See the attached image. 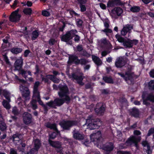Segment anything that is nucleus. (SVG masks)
I'll use <instances>...</instances> for the list:
<instances>
[{
	"label": "nucleus",
	"instance_id": "1",
	"mask_svg": "<svg viewBox=\"0 0 154 154\" xmlns=\"http://www.w3.org/2000/svg\"><path fill=\"white\" fill-rule=\"evenodd\" d=\"M68 89L66 86H60V91L58 92V94L62 99H57L54 102L51 101L47 103V104L50 106L54 107V105H62L64 101H69L70 99L68 95Z\"/></svg>",
	"mask_w": 154,
	"mask_h": 154
},
{
	"label": "nucleus",
	"instance_id": "2",
	"mask_svg": "<svg viewBox=\"0 0 154 154\" xmlns=\"http://www.w3.org/2000/svg\"><path fill=\"white\" fill-rule=\"evenodd\" d=\"M101 124V122L99 119H94L92 116H90L86 119L85 125H87V129L92 130L98 128Z\"/></svg>",
	"mask_w": 154,
	"mask_h": 154
},
{
	"label": "nucleus",
	"instance_id": "3",
	"mask_svg": "<svg viewBox=\"0 0 154 154\" xmlns=\"http://www.w3.org/2000/svg\"><path fill=\"white\" fill-rule=\"evenodd\" d=\"M20 89L21 92L22 97L25 100L24 105L26 106V102L29 100L30 98V92L28 88L23 86L21 85L20 86Z\"/></svg>",
	"mask_w": 154,
	"mask_h": 154
},
{
	"label": "nucleus",
	"instance_id": "4",
	"mask_svg": "<svg viewBox=\"0 0 154 154\" xmlns=\"http://www.w3.org/2000/svg\"><path fill=\"white\" fill-rule=\"evenodd\" d=\"M36 100H37L39 104L42 106L44 107H45V105L44 104L43 102L40 99V95L39 94V98H38V95H36L33 98L32 97V100L30 102L29 104H28V107H32L33 109H35L37 108V106L36 104Z\"/></svg>",
	"mask_w": 154,
	"mask_h": 154
},
{
	"label": "nucleus",
	"instance_id": "5",
	"mask_svg": "<svg viewBox=\"0 0 154 154\" xmlns=\"http://www.w3.org/2000/svg\"><path fill=\"white\" fill-rule=\"evenodd\" d=\"M77 31L75 30H72L68 32L63 35L61 38V40L63 41L67 42L72 39L74 35L77 34Z\"/></svg>",
	"mask_w": 154,
	"mask_h": 154
},
{
	"label": "nucleus",
	"instance_id": "6",
	"mask_svg": "<svg viewBox=\"0 0 154 154\" xmlns=\"http://www.w3.org/2000/svg\"><path fill=\"white\" fill-rule=\"evenodd\" d=\"M140 137L138 138L135 136H131L129 137L126 141L125 144L127 146L132 145L134 144L136 147H137V143L140 140Z\"/></svg>",
	"mask_w": 154,
	"mask_h": 154
},
{
	"label": "nucleus",
	"instance_id": "7",
	"mask_svg": "<svg viewBox=\"0 0 154 154\" xmlns=\"http://www.w3.org/2000/svg\"><path fill=\"white\" fill-rule=\"evenodd\" d=\"M98 147L100 149L104 150L106 153L112 151L113 149L114 146L112 143H109L107 144L105 146L101 143H98L97 145Z\"/></svg>",
	"mask_w": 154,
	"mask_h": 154
},
{
	"label": "nucleus",
	"instance_id": "8",
	"mask_svg": "<svg viewBox=\"0 0 154 154\" xmlns=\"http://www.w3.org/2000/svg\"><path fill=\"white\" fill-rule=\"evenodd\" d=\"M19 9L13 12L11 14L10 17V21L13 22H17L20 20L21 15L18 14Z\"/></svg>",
	"mask_w": 154,
	"mask_h": 154
},
{
	"label": "nucleus",
	"instance_id": "9",
	"mask_svg": "<svg viewBox=\"0 0 154 154\" xmlns=\"http://www.w3.org/2000/svg\"><path fill=\"white\" fill-rule=\"evenodd\" d=\"M68 63L74 62L75 64H77L80 63L82 64H84L86 63V61L84 59L81 60L78 59L77 57L74 55L70 56L69 57Z\"/></svg>",
	"mask_w": 154,
	"mask_h": 154
},
{
	"label": "nucleus",
	"instance_id": "10",
	"mask_svg": "<svg viewBox=\"0 0 154 154\" xmlns=\"http://www.w3.org/2000/svg\"><path fill=\"white\" fill-rule=\"evenodd\" d=\"M118 74L123 78L126 82L131 79L134 75V73L131 71L126 72L125 74L121 73H118Z\"/></svg>",
	"mask_w": 154,
	"mask_h": 154
},
{
	"label": "nucleus",
	"instance_id": "11",
	"mask_svg": "<svg viewBox=\"0 0 154 154\" xmlns=\"http://www.w3.org/2000/svg\"><path fill=\"white\" fill-rule=\"evenodd\" d=\"M77 122L75 121H63L60 123L61 126L64 129H68L70 127L76 125Z\"/></svg>",
	"mask_w": 154,
	"mask_h": 154
},
{
	"label": "nucleus",
	"instance_id": "12",
	"mask_svg": "<svg viewBox=\"0 0 154 154\" xmlns=\"http://www.w3.org/2000/svg\"><path fill=\"white\" fill-rule=\"evenodd\" d=\"M23 59L20 57L17 59L14 63L15 70H19L22 68L23 65Z\"/></svg>",
	"mask_w": 154,
	"mask_h": 154
},
{
	"label": "nucleus",
	"instance_id": "13",
	"mask_svg": "<svg viewBox=\"0 0 154 154\" xmlns=\"http://www.w3.org/2000/svg\"><path fill=\"white\" fill-rule=\"evenodd\" d=\"M69 77L72 80L75 79L79 85H83V83L82 82L83 78L82 74H80V75H78L75 74H73L72 75H69Z\"/></svg>",
	"mask_w": 154,
	"mask_h": 154
},
{
	"label": "nucleus",
	"instance_id": "14",
	"mask_svg": "<svg viewBox=\"0 0 154 154\" xmlns=\"http://www.w3.org/2000/svg\"><path fill=\"white\" fill-rule=\"evenodd\" d=\"M49 143L53 147H55L57 149V151L60 152L61 153L62 152V150L63 148L61 146V143L58 142H54L51 140H49Z\"/></svg>",
	"mask_w": 154,
	"mask_h": 154
},
{
	"label": "nucleus",
	"instance_id": "15",
	"mask_svg": "<svg viewBox=\"0 0 154 154\" xmlns=\"http://www.w3.org/2000/svg\"><path fill=\"white\" fill-rule=\"evenodd\" d=\"M90 138L92 141H97L101 138V133L98 131L95 133H94L91 135Z\"/></svg>",
	"mask_w": 154,
	"mask_h": 154
},
{
	"label": "nucleus",
	"instance_id": "16",
	"mask_svg": "<svg viewBox=\"0 0 154 154\" xmlns=\"http://www.w3.org/2000/svg\"><path fill=\"white\" fill-rule=\"evenodd\" d=\"M23 121L24 123L28 124L31 122V115L27 112H25L23 115Z\"/></svg>",
	"mask_w": 154,
	"mask_h": 154
},
{
	"label": "nucleus",
	"instance_id": "17",
	"mask_svg": "<svg viewBox=\"0 0 154 154\" xmlns=\"http://www.w3.org/2000/svg\"><path fill=\"white\" fill-rule=\"evenodd\" d=\"M122 10L119 7L114 8L112 11L111 15L113 17H115L117 15L120 16L122 13Z\"/></svg>",
	"mask_w": 154,
	"mask_h": 154
},
{
	"label": "nucleus",
	"instance_id": "18",
	"mask_svg": "<svg viewBox=\"0 0 154 154\" xmlns=\"http://www.w3.org/2000/svg\"><path fill=\"white\" fill-rule=\"evenodd\" d=\"M125 65V62L124 58L120 57L117 59L115 62V65L117 67H121Z\"/></svg>",
	"mask_w": 154,
	"mask_h": 154
},
{
	"label": "nucleus",
	"instance_id": "19",
	"mask_svg": "<svg viewBox=\"0 0 154 154\" xmlns=\"http://www.w3.org/2000/svg\"><path fill=\"white\" fill-rule=\"evenodd\" d=\"M133 29L132 26L130 25H126L124 27L123 29L121 31V34L123 35H125L128 32H129L131 30Z\"/></svg>",
	"mask_w": 154,
	"mask_h": 154
},
{
	"label": "nucleus",
	"instance_id": "20",
	"mask_svg": "<svg viewBox=\"0 0 154 154\" xmlns=\"http://www.w3.org/2000/svg\"><path fill=\"white\" fill-rule=\"evenodd\" d=\"M39 85V82H35L34 86L33 91V98L36 95H38V98H39V92L38 90V88Z\"/></svg>",
	"mask_w": 154,
	"mask_h": 154
},
{
	"label": "nucleus",
	"instance_id": "21",
	"mask_svg": "<svg viewBox=\"0 0 154 154\" xmlns=\"http://www.w3.org/2000/svg\"><path fill=\"white\" fill-rule=\"evenodd\" d=\"M143 104H144L146 105L148 104V103L146 102V101L147 100L154 102V94H151L148 95L146 99H145L143 96Z\"/></svg>",
	"mask_w": 154,
	"mask_h": 154
},
{
	"label": "nucleus",
	"instance_id": "22",
	"mask_svg": "<svg viewBox=\"0 0 154 154\" xmlns=\"http://www.w3.org/2000/svg\"><path fill=\"white\" fill-rule=\"evenodd\" d=\"M73 137L75 139L79 140H82L84 138V135L80 134L78 132H74Z\"/></svg>",
	"mask_w": 154,
	"mask_h": 154
},
{
	"label": "nucleus",
	"instance_id": "23",
	"mask_svg": "<svg viewBox=\"0 0 154 154\" xmlns=\"http://www.w3.org/2000/svg\"><path fill=\"white\" fill-rule=\"evenodd\" d=\"M92 57L93 60L96 64L97 65H100L102 64V61L98 57L94 55H92Z\"/></svg>",
	"mask_w": 154,
	"mask_h": 154
},
{
	"label": "nucleus",
	"instance_id": "24",
	"mask_svg": "<svg viewBox=\"0 0 154 154\" xmlns=\"http://www.w3.org/2000/svg\"><path fill=\"white\" fill-rule=\"evenodd\" d=\"M45 125L47 128H49L51 129H52L56 131L57 134L59 133V132L57 128L56 125L55 124H51L48 123L46 124Z\"/></svg>",
	"mask_w": 154,
	"mask_h": 154
},
{
	"label": "nucleus",
	"instance_id": "25",
	"mask_svg": "<svg viewBox=\"0 0 154 154\" xmlns=\"http://www.w3.org/2000/svg\"><path fill=\"white\" fill-rule=\"evenodd\" d=\"M99 45L100 46H103L106 45L110 44L109 42L107 41L106 39L104 38L98 42Z\"/></svg>",
	"mask_w": 154,
	"mask_h": 154
},
{
	"label": "nucleus",
	"instance_id": "26",
	"mask_svg": "<svg viewBox=\"0 0 154 154\" xmlns=\"http://www.w3.org/2000/svg\"><path fill=\"white\" fill-rule=\"evenodd\" d=\"M131 114L134 116L137 117L139 115L138 110L136 108H133L131 111Z\"/></svg>",
	"mask_w": 154,
	"mask_h": 154
},
{
	"label": "nucleus",
	"instance_id": "27",
	"mask_svg": "<svg viewBox=\"0 0 154 154\" xmlns=\"http://www.w3.org/2000/svg\"><path fill=\"white\" fill-rule=\"evenodd\" d=\"M34 144V148L39 149L41 146V143L38 139H36L33 142Z\"/></svg>",
	"mask_w": 154,
	"mask_h": 154
},
{
	"label": "nucleus",
	"instance_id": "28",
	"mask_svg": "<svg viewBox=\"0 0 154 154\" xmlns=\"http://www.w3.org/2000/svg\"><path fill=\"white\" fill-rule=\"evenodd\" d=\"M123 46L125 48H131L132 47V43H131V40L128 39L125 40L123 43Z\"/></svg>",
	"mask_w": 154,
	"mask_h": 154
},
{
	"label": "nucleus",
	"instance_id": "29",
	"mask_svg": "<svg viewBox=\"0 0 154 154\" xmlns=\"http://www.w3.org/2000/svg\"><path fill=\"white\" fill-rule=\"evenodd\" d=\"M13 141L15 144L19 142L20 141V135L18 134L14 135L13 136Z\"/></svg>",
	"mask_w": 154,
	"mask_h": 154
},
{
	"label": "nucleus",
	"instance_id": "30",
	"mask_svg": "<svg viewBox=\"0 0 154 154\" xmlns=\"http://www.w3.org/2000/svg\"><path fill=\"white\" fill-rule=\"evenodd\" d=\"M47 77L48 78L50 79L54 82L56 83H58L60 82L59 79L56 78L55 76H54L53 75H47Z\"/></svg>",
	"mask_w": 154,
	"mask_h": 154
},
{
	"label": "nucleus",
	"instance_id": "31",
	"mask_svg": "<svg viewBox=\"0 0 154 154\" xmlns=\"http://www.w3.org/2000/svg\"><path fill=\"white\" fill-rule=\"evenodd\" d=\"M142 144L144 147H147L148 150L146 151V152L148 153V154H151V151L149 150L150 147L147 142L146 141H143L142 142Z\"/></svg>",
	"mask_w": 154,
	"mask_h": 154
},
{
	"label": "nucleus",
	"instance_id": "32",
	"mask_svg": "<svg viewBox=\"0 0 154 154\" xmlns=\"http://www.w3.org/2000/svg\"><path fill=\"white\" fill-rule=\"evenodd\" d=\"M22 49L19 48H13L11 50V51L14 54H17L21 52Z\"/></svg>",
	"mask_w": 154,
	"mask_h": 154
},
{
	"label": "nucleus",
	"instance_id": "33",
	"mask_svg": "<svg viewBox=\"0 0 154 154\" xmlns=\"http://www.w3.org/2000/svg\"><path fill=\"white\" fill-rule=\"evenodd\" d=\"M3 95L5 97V98L9 100V102L10 101V94L7 90H4L3 91Z\"/></svg>",
	"mask_w": 154,
	"mask_h": 154
},
{
	"label": "nucleus",
	"instance_id": "34",
	"mask_svg": "<svg viewBox=\"0 0 154 154\" xmlns=\"http://www.w3.org/2000/svg\"><path fill=\"white\" fill-rule=\"evenodd\" d=\"M149 88L150 90H154V80L150 81L148 83Z\"/></svg>",
	"mask_w": 154,
	"mask_h": 154
},
{
	"label": "nucleus",
	"instance_id": "35",
	"mask_svg": "<svg viewBox=\"0 0 154 154\" xmlns=\"http://www.w3.org/2000/svg\"><path fill=\"white\" fill-rule=\"evenodd\" d=\"M2 104L4 107L7 109H9L11 108L10 105L9 103L7 102L6 101L4 100L2 102Z\"/></svg>",
	"mask_w": 154,
	"mask_h": 154
},
{
	"label": "nucleus",
	"instance_id": "36",
	"mask_svg": "<svg viewBox=\"0 0 154 154\" xmlns=\"http://www.w3.org/2000/svg\"><path fill=\"white\" fill-rule=\"evenodd\" d=\"M38 33L37 31L33 32L32 34V39L33 40L36 39L38 35Z\"/></svg>",
	"mask_w": 154,
	"mask_h": 154
},
{
	"label": "nucleus",
	"instance_id": "37",
	"mask_svg": "<svg viewBox=\"0 0 154 154\" xmlns=\"http://www.w3.org/2000/svg\"><path fill=\"white\" fill-rule=\"evenodd\" d=\"M103 79L105 82L108 83H112L113 82L112 79L110 77H104Z\"/></svg>",
	"mask_w": 154,
	"mask_h": 154
},
{
	"label": "nucleus",
	"instance_id": "38",
	"mask_svg": "<svg viewBox=\"0 0 154 154\" xmlns=\"http://www.w3.org/2000/svg\"><path fill=\"white\" fill-rule=\"evenodd\" d=\"M116 37L117 39V40L119 42L123 43V42L125 40L123 38L121 37L120 36L118 35H116Z\"/></svg>",
	"mask_w": 154,
	"mask_h": 154
},
{
	"label": "nucleus",
	"instance_id": "39",
	"mask_svg": "<svg viewBox=\"0 0 154 154\" xmlns=\"http://www.w3.org/2000/svg\"><path fill=\"white\" fill-rule=\"evenodd\" d=\"M7 128L6 124L4 122L0 123V130L2 131H4Z\"/></svg>",
	"mask_w": 154,
	"mask_h": 154
},
{
	"label": "nucleus",
	"instance_id": "40",
	"mask_svg": "<svg viewBox=\"0 0 154 154\" xmlns=\"http://www.w3.org/2000/svg\"><path fill=\"white\" fill-rule=\"evenodd\" d=\"M38 149L33 148L29 152H27V154H37Z\"/></svg>",
	"mask_w": 154,
	"mask_h": 154
},
{
	"label": "nucleus",
	"instance_id": "41",
	"mask_svg": "<svg viewBox=\"0 0 154 154\" xmlns=\"http://www.w3.org/2000/svg\"><path fill=\"white\" fill-rule=\"evenodd\" d=\"M32 10L30 8H27L23 10V12L26 14L30 15L31 14Z\"/></svg>",
	"mask_w": 154,
	"mask_h": 154
},
{
	"label": "nucleus",
	"instance_id": "42",
	"mask_svg": "<svg viewBox=\"0 0 154 154\" xmlns=\"http://www.w3.org/2000/svg\"><path fill=\"white\" fill-rule=\"evenodd\" d=\"M130 10L133 12H137L140 10V8L138 7L134 6L130 8Z\"/></svg>",
	"mask_w": 154,
	"mask_h": 154
},
{
	"label": "nucleus",
	"instance_id": "43",
	"mask_svg": "<svg viewBox=\"0 0 154 154\" xmlns=\"http://www.w3.org/2000/svg\"><path fill=\"white\" fill-rule=\"evenodd\" d=\"M105 110V108L103 106H101L99 109V111L97 112L99 114L102 115Z\"/></svg>",
	"mask_w": 154,
	"mask_h": 154
},
{
	"label": "nucleus",
	"instance_id": "44",
	"mask_svg": "<svg viewBox=\"0 0 154 154\" xmlns=\"http://www.w3.org/2000/svg\"><path fill=\"white\" fill-rule=\"evenodd\" d=\"M115 3L112 0H109L107 4V7H112L114 5Z\"/></svg>",
	"mask_w": 154,
	"mask_h": 154
},
{
	"label": "nucleus",
	"instance_id": "45",
	"mask_svg": "<svg viewBox=\"0 0 154 154\" xmlns=\"http://www.w3.org/2000/svg\"><path fill=\"white\" fill-rule=\"evenodd\" d=\"M18 3V1L17 0H15L13 3V5H11V7L13 8H15L16 7L17 4Z\"/></svg>",
	"mask_w": 154,
	"mask_h": 154
},
{
	"label": "nucleus",
	"instance_id": "46",
	"mask_svg": "<svg viewBox=\"0 0 154 154\" xmlns=\"http://www.w3.org/2000/svg\"><path fill=\"white\" fill-rule=\"evenodd\" d=\"M153 134V137H154V128H151L150 129L148 132L147 136H149Z\"/></svg>",
	"mask_w": 154,
	"mask_h": 154
},
{
	"label": "nucleus",
	"instance_id": "47",
	"mask_svg": "<svg viewBox=\"0 0 154 154\" xmlns=\"http://www.w3.org/2000/svg\"><path fill=\"white\" fill-rule=\"evenodd\" d=\"M42 14L45 16H49L50 15V13L47 11H43L42 12Z\"/></svg>",
	"mask_w": 154,
	"mask_h": 154
},
{
	"label": "nucleus",
	"instance_id": "48",
	"mask_svg": "<svg viewBox=\"0 0 154 154\" xmlns=\"http://www.w3.org/2000/svg\"><path fill=\"white\" fill-rule=\"evenodd\" d=\"M3 57L4 60L5 62L7 64H8V65H10V62L9 61L8 59L7 56L5 55H4L3 56Z\"/></svg>",
	"mask_w": 154,
	"mask_h": 154
},
{
	"label": "nucleus",
	"instance_id": "49",
	"mask_svg": "<svg viewBox=\"0 0 154 154\" xmlns=\"http://www.w3.org/2000/svg\"><path fill=\"white\" fill-rule=\"evenodd\" d=\"M12 112L14 115H17L18 114V110L16 107H14L13 108Z\"/></svg>",
	"mask_w": 154,
	"mask_h": 154
},
{
	"label": "nucleus",
	"instance_id": "50",
	"mask_svg": "<svg viewBox=\"0 0 154 154\" xmlns=\"http://www.w3.org/2000/svg\"><path fill=\"white\" fill-rule=\"evenodd\" d=\"M76 34H75V35H74L73 37H74V40L76 42H78L80 40V37L79 36L76 35Z\"/></svg>",
	"mask_w": 154,
	"mask_h": 154
},
{
	"label": "nucleus",
	"instance_id": "51",
	"mask_svg": "<svg viewBox=\"0 0 154 154\" xmlns=\"http://www.w3.org/2000/svg\"><path fill=\"white\" fill-rule=\"evenodd\" d=\"M26 73L27 72L26 71H24L23 69H22L20 71V73L25 78H26Z\"/></svg>",
	"mask_w": 154,
	"mask_h": 154
},
{
	"label": "nucleus",
	"instance_id": "52",
	"mask_svg": "<svg viewBox=\"0 0 154 154\" xmlns=\"http://www.w3.org/2000/svg\"><path fill=\"white\" fill-rule=\"evenodd\" d=\"M117 154H131L130 152L119 151L118 152Z\"/></svg>",
	"mask_w": 154,
	"mask_h": 154
},
{
	"label": "nucleus",
	"instance_id": "53",
	"mask_svg": "<svg viewBox=\"0 0 154 154\" xmlns=\"http://www.w3.org/2000/svg\"><path fill=\"white\" fill-rule=\"evenodd\" d=\"M131 43H132V47L133 45H136L138 42V41L137 40H131Z\"/></svg>",
	"mask_w": 154,
	"mask_h": 154
},
{
	"label": "nucleus",
	"instance_id": "54",
	"mask_svg": "<svg viewBox=\"0 0 154 154\" xmlns=\"http://www.w3.org/2000/svg\"><path fill=\"white\" fill-rule=\"evenodd\" d=\"M56 135L57 134L56 133L53 132L50 135V138L53 139L56 137Z\"/></svg>",
	"mask_w": 154,
	"mask_h": 154
},
{
	"label": "nucleus",
	"instance_id": "55",
	"mask_svg": "<svg viewBox=\"0 0 154 154\" xmlns=\"http://www.w3.org/2000/svg\"><path fill=\"white\" fill-rule=\"evenodd\" d=\"M82 4V3H81V4ZM80 6L81 8V10L82 11H86V8L84 5L81 4Z\"/></svg>",
	"mask_w": 154,
	"mask_h": 154
},
{
	"label": "nucleus",
	"instance_id": "56",
	"mask_svg": "<svg viewBox=\"0 0 154 154\" xmlns=\"http://www.w3.org/2000/svg\"><path fill=\"white\" fill-rule=\"evenodd\" d=\"M15 79L16 80H18L20 82L24 83L26 82V81L23 79H20L18 78V76L16 75Z\"/></svg>",
	"mask_w": 154,
	"mask_h": 154
},
{
	"label": "nucleus",
	"instance_id": "57",
	"mask_svg": "<svg viewBox=\"0 0 154 154\" xmlns=\"http://www.w3.org/2000/svg\"><path fill=\"white\" fill-rule=\"evenodd\" d=\"M77 24L78 26H81L82 25V20L79 19H77L76 20Z\"/></svg>",
	"mask_w": 154,
	"mask_h": 154
},
{
	"label": "nucleus",
	"instance_id": "58",
	"mask_svg": "<svg viewBox=\"0 0 154 154\" xmlns=\"http://www.w3.org/2000/svg\"><path fill=\"white\" fill-rule=\"evenodd\" d=\"M55 42V41L54 39H51L49 41V43L50 45H52L54 44Z\"/></svg>",
	"mask_w": 154,
	"mask_h": 154
},
{
	"label": "nucleus",
	"instance_id": "59",
	"mask_svg": "<svg viewBox=\"0 0 154 154\" xmlns=\"http://www.w3.org/2000/svg\"><path fill=\"white\" fill-rule=\"evenodd\" d=\"M30 51L29 50H27L25 51L24 52V56L25 57H26L28 56V54L29 53Z\"/></svg>",
	"mask_w": 154,
	"mask_h": 154
},
{
	"label": "nucleus",
	"instance_id": "60",
	"mask_svg": "<svg viewBox=\"0 0 154 154\" xmlns=\"http://www.w3.org/2000/svg\"><path fill=\"white\" fill-rule=\"evenodd\" d=\"M100 8L103 9H105L106 8V6L105 4L101 3L100 4Z\"/></svg>",
	"mask_w": 154,
	"mask_h": 154
},
{
	"label": "nucleus",
	"instance_id": "61",
	"mask_svg": "<svg viewBox=\"0 0 154 154\" xmlns=\"http://www.w3.org/2000/svg\"><path fill=\"white\" fill-rule=\"evenodd\" d=\"M149 75L151 77L154 78V70L153 69L149 73Z\"/></svg>",
	"mask_w": 154,
	"mask_h": 154
},
{
	"label": "nucleus",
	"instance_id": "62",
	"mask_svg": "<svg viewBox=\"0 0 154 154\" xmlns=\"http://www.w3.org/2000/svg\"><path fill=\"white\" fill-rule=\"evenodd\" d=\"M134 134L136 135H139L140 134L141 132L140 131L137 130L134 131Z\"/></svg>",
	"mask_w": 154,
	"mask_h": 154
},
{
	"label": "nucleus",
	"instance_id": "63",
	"mask_svg": "<svg viewBox=\"0 0 154 154\" xmlns=\"http://www.w3.org/2000/svg\"><path fill=\"white\" fill-rule=\"evenodd\" d=\"M103 31L105 32L109 33H110L112 32L111 30L107 29H105L103 30Z\"/></svg>",
	"mask_w": 154,
	"mask_h": 154
},
{
	"label": "nucleus",
	"instance_id": "64",
	"mask_svg": "<svg viewBox=\"0 0 154 154\" xmlns=\"http://www.w3.org/2000/svg\"><path fill=\"white\" fill-rule=\"evenodd\" d=\"M10 154H17V152L13 149H11Z\"/></svg>",
	"mask_w": 154,
	"mask_h": 154
}]
</instances>
